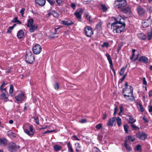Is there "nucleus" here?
<instances>
[{"instance_id": "nucleus-38", "label": "nucleus", "mask_w": 152, "mask_h": 152, "mask_svg": "<svg viewBox=\"0 0 152 152\" xmlns=\"http://www.w3.org/2000/svg\"><path fill=\"white\" fill-rule=\"evenodd\" d=\"M13 91V86L12 85H11L10 86L9 92L10 94H12Z\"/></svg>"}, {"instance_id": "nucleus-41", "label": "nucleus", "mask_w": 152, "mask_h": 152, "mask_svg": "<svg viewBox=\"0 0 152 152\" xmlns=\"http://www.w3.org/2000/svg\"><path fill=\"white\" fill-rule=\"evenodd\" d=\"M129 128V127L127 125H124V130L127 133L128 132V129Z\"/></svg>"}, {"instance_id": "nucleus-46", "label": "nucleus", "mask_w": 152, "mask_h": 152, "mask_svg": "<svg viewBox=\"0 0 152 152\" xmlns=\"http://www.w3.org/2000/svg\"><path fill=\"white\" fill-rule=\"evenodd\" d=\"M149 111L150 113L152 114V106L151 105L148 106Z\"/></svg>"}, {"instance_id": "nucleus-27", "label": "nucleus", "mask_w": 152, "mask_h": 152, "mask_svg": "<svg viewBox=\"0 0 152 152\" xmlns=\"http://www.w3.org/2000/svg\"><path fill=\"white\" fill-rule=\"evenodd\" d=\"M128 119L130 121H129V123L132 124H133L134 123L136 120H134L130 116H128Z\"/></svg>"}, {"instance_id": "nucleus-6", "label": "nucleus", "mask_w": 152, "mask_h": 152, "mask_svg": "<svg viewBox=\"0 0 152 152\" xmlns=\"http://www.w3.org/2000/svg\"><path fill=\"white\" fill-rule=\"evenodd\" d=\"M85 34L88 37H91L93 34L92 28L89 26L85 28Z\"/></svg>"}, {"instance_id": "nucleus-17", "label": "nucleus", "mask_w": 152, "mask_h": 152, "mask_svg": "<svg viewBox=\"0 0 152 152\" xmlns=\"http://www.w3.org/2000/svg\"><path fill=\"white\" fill-rule=\"evenodd\" d=\"M138 37L139 38L143 40L145 39L146 37V35L143 33L139 34Z\"/></svg>"}, {"instance_id": "nucleus-14", "label": "nucleus", "mask_w": 152, "mask_h": 152, "mask_svg": "<svg viewBox=\"0 0 152 152\" xmlns=\"http://www.w3.org/2000/svg\"><path fill=\"white\" fill-rule=\"evenodd\" d=\"M7 140L4 138L0 139V145L4 146L6 145L7 144Z\"/></svg>"}, {"instance_id": "nucleus-33", "label": "nucleus", "mask_w": 152, "mask_h": 152, "mask_svg": "<svg viewBox=\"0 0 152 152\" xmlns=\"http://www.w3.org/2000/svg\"><path fill=\"white\" fill-rule=\"evenodd\" d=\"M101 5L102 7V9L104 12H106L107 11V8L105 5L101 4Z\"/></svg>"}, {"instance_id": "nucleus-44", "label": "nucleus", "mask_w": 152, "mask_h": 152, "mask_svg": "<svg viewBox=\"0 0 152 152\" xmlns=\"http://www.w3.org/2000/svg\"><path fill=\"white\" fill-rule=\"evenodd\" d=\"M103 137V135L102 134H98V139L100 140H102Z\"/></svg>"}, {"instance_id": "nucleus-31", "label": "nucleus", "mask_w": 152, "mask_h": 152, "mask_svg": "<svg viewBox=\"0 0 152 152\" xmlns=\"http://www.w3.org/2000/svg\"><path fill=\"white\" fill-rule=\"evenodd\" d=\"M131 126L133 130H137L139 129V127L136 126L135 125L133 124H131Z\"/></svg>"}, {"instance_id": "nucleus-49", "label": "nucleus", "mask_w": 152, "mask_h": 152, "mask_svg": "<svg viewBox=\"0 0 152 152\" xmlns=\"http://www.w3.org/2000/svg\"><path fill=\"white\" fill-rule=\"evenodd\" d=\"M13 29V27H10L8 28V30L7 31V33H11V31L12 29Z\"/></svg>"}, {"instance_id": "nucleus-16", "label": "nucleus", "mask_w": 152, "mask_h": 152, "mask_svg": "<svg viewBox=\"0 0 152 152\" xmlns=\"http://www.w3.org/2000/svg\"><path fill=\"white\" fill-rule=\"evenodd\" d=\"M28 129L29 130V131L28 129H26L25 132L26 133H29L30 132H32L33 130V126L30 124L28 125Z\"/></svg>"}, {"instance_id": "nucleus-32", "label": "nucleus", "mask_w": 152, "mask_h": 152, "mask_svg": "<svg viewBox=\"0 0 152 152\" xmlns=\"http://www.w3.org/2000/svg\"><path fill=\"white\" fill-rule=\"evenodd\" d=\"M106 56L107 58V59L109 61V63L112 64V60L111 59V57L110 55L108 53L106 54Z\"/></svg>"}, {"instance_id": "nucleus-53", "label": "nucleus", "mask_w": 152, "mask_h": 152, "mask_svg": "<svg viewBox=\"0 0 152 152\" xmlns=\"http://www.w3.org/2000/svg\"><path fill=\"white\" fill-rule=\"evenodd\" d=\"M76 12H78V13H79L80 14H81V15L83 12V11L82 9H79L77 10Z\"/></svg>"}, {"instance_id": "nucleus-2", "label": "nucleus", "mask_w": 152, "mask_h": 152, "mask_svg": "<svg viewBox=\"0 0 152 152\" xmlns=\"http://www.w3.org/2000/svg\"><path fill=\"white\" fill-rule=\"evenodd\" d=\"M19 146L16 145L14 142H11L9 144L8 149L10 152L17 151L19 149Z\"/></svg>"}, {"instance_id": "nucleus-8", "label": "nucleus", "mask_w": 152, "mask_h": 152, "mask_svg": "<svg viewBox=\"0 0 152 152\" xmlns=\"http://www.w3.org/2000/svg\"><path fill=\"white\" fill-rule=\"evenodd\" d=\"M136 137L141 140H144L146 138L147 135L146 134H136Z\"/></svg>"}, {"instance_id": "nucleus-52", "label": "nucleus", "mask_w": 152, "mask_h": 152, "mask_svg": "<svg viewBox=\"0 0 152 152\" xmlns=\"http://www.w3.org/2000/svg\"><path fill=\"white\" fill-rule=\"evenodd\" d=\"M48 2L51 5H53L55 3V2L51 0H47Z\"/></svg>"}, {"instance_id": "nucleus-57", "label": "nucleus", "mask_w": 152, "mask_h": 152, "mask_svg": "<svg viewBox=\"0 0 152 152\" xmlns=\"http://www.w3.org/2000/svg\"><path fill=\"white\" fill-rule=\"evenodd\" d=\"M143 84L145 85H147V82L145 80V77H144L143 78Z\"/></svg>"}, {"instance_id": "nucleus-55", "label": "nucleus", "mask_w": 152, "mask_h": 152, "mask_svg": "<svg viewBox=\"0 0 152 152\" xmlns=\"http://www.w3.org/2000/svg\"><path fill=\"white\" fill-rule=\"evenodd\" d=\"M75 145L77 148V149H76L77 151V148H80L81 147L80 146V144L79 143H75Z\"/></svg>"}, {"instance_id": "nucleus-42", "label": "nucleus", "mask_w": 152, "mask_h": 152, "mask_svg": "<svg viewBox=\"0 0 152 152\" xmlns=\"http://www.w3.org/2000/svg\"><path fill=\"white\" fill-rule=\"evenodd\" d=\"M93 152H100V151L97 148L94 147L93 148Z\"/></svg>"}, {"instance_id": "nucleus-11", "label": "nucleus", "mask_w": 152, "mask_h": 152, "mask_svg": "<svg viewBox=\"0 0 152 152\" xmlns=\"http://www.w3.org/2000/svg\"><path fill=\"white\" fill-rule=\"evenodd\" d=\"M137 10L138 13L140 16H142L145 13L144 10L140 7H138Z\"/></svg>"}, {"instance_id": "nucleus-59", "label": "nucleus", "mask_w": 152, "mask_h": 152, "mask_svg": "<svg viewBox=\"0 0 152 152\" xmlns=\"http://www.w3.org/2000/svg\"><path fill=\"white\" fill-rule=\"evenodd\" d=\"M18 20V18L17 17H16L13 20L12 22H16Z\"/></svg>"}, {"instance_id": "nucleus-30", "label": "nucleus", "mask_w": 152, "mask_h": 152, "mask_svg": "<svg viewBox=\"0 0 152 152\" xmlns=\"http://www.w3.org/2000/svg\"><path fill=\"white\" fill-rule=\"evenodd\" d=\"M135 149L138 151L141 152L142 151V147L140 145H137L135 148Z\"/></svg>"}, {"instance_id": "nucleus-58", "label": "nucleus", "mask_w": 152, "mask_h": 152, "mask_svg": "<svg viewBox=\"0 0 152 152\" xmlns=\"http://www.w3.org/2000/svg\"><path fill=\"white\" fill-rule=\"evenodd\" d=\"M130 91L131 93V94L132 95V93H133V88L131 86H130Z\"/></svg>"}, {"instance_id": "nucleus-61", "label": "nucleus", "mask_w": 152, "mask_h": 152, "mask_svg": "<svg viewBox=\"0 0 152 152\" xmlns=\"http://www.w3.org/2000/svg\"><path fill=\"white\" fill-rule=\"evenodd\" d=\"M120 110L119 112V113H122L123 111V107L122 106H121L120 107Z\"/></svg>"}, {"instance_id": "nucleus-19", "label": "nucleus", "mask_w": 152, "mask_h": 152, "mask_svg": "<svg viewBox=\"0 0 152 152\" xmlns=\"http://www.w3.org/2000/svg\"><path fill=\"white\" fill-rule=\"evenodd\" d=\"M24 34V32L22 30H20L17 34V36L19 38H21L23 37Z\"/></svg>"}, {"instance_id": "nucleus-63", "label": "nucleus", "mask_w": 152, "mask_h": 152, "mask_svg": "<svg viewBox=\"0 0 152 152\" xmlns=\"http://www.w3.org/2000/svg\"><path fill=\"white\" fill-rule=\"evenodd\" d=\"M107 114L106 113H105L103 114V116L102 118L103 119H104L107 117Z\"/></svg>"}, {"instance_id": "nucleus-35", "label": "nucleus", "mask_w": 152, "mask_h": 152, "mask_svg": "<svg viewBox=\"0 0 152 152\" xmlns=\"http://www.w3.org/2000/svg\"><path fill=\"white\" fill-rule=\"evenodd\" d=\"M152 37V33L151 31L149 32L148 33V39L150 40Z\"/></svg>"}, {"instance_id": "nucleus-39", "label": "nucleus", "mask_w": 152, "mask_h": 152, "mask_svg": "<svg viewBox=\"0 0 152 152\" xmlns=\"http://www.w3.org/2000/svg\"><path fill=\"white\" fill-rule=\"evenodd\" d=\"M54 87L56 89H58L59 88V85L57 83H55L54 85Z\"/></svg>"}, {"instance_id": "nucleus-36", "label": "nucleus", "mask_w": 152, "mask_h": 152, "mask_svg": "<svg viewBox=\"0 0 152 152\" xmlns=\"http://www.w3.org/2000/svg\"><path fill=\"white\" fill-rule=\"evenodd\" d=\"M16 136V134H8L9 137L11 139L15 138Z\"/></svg>"}, {"instance_id": "nucleus-51", "label": "nucleus", "mask_w": 152, "mask_h": 152, "mask_svg": "<svg viewBox=\"0 0 152 152\" xmlns=\"http://www.w3.org/2000/svg\"><path fill=\"white\" fill-rule=\"evenodd\" d=\"M86 17L87 19L89 21H91V19H90V16H89L88 14H86Z\"/></svg>"}, {"instance_id": "nucleus-28", "label": "nucleus", "mask_w": 152, "mask_h": 152, "mask_svg": "<svg viewBox=\"0 0 152 152\" xmlns=\"http://www.w3.org/2000/svg\"><path fill=\"white\" fill-rule=\"evenodd\" d=\"M137 107L139 110H140L141 112H143L144 111V109L143 108L142 106L140 104H138L137 105Z\"/></svg>"}, {"instance_id": "nucleus-21", "label": "nucleus", "mask_w": 152, "mask_h": 152, "mask_svg": "<svg viewBox=\"0 0 152 152\" xmlns=\"http://www.w3.org/2000/svg\"><path fill=\"white\" fill-rule=\"evenodd\" d=\"M63 23L66 25H72L73 24V22L71 20H67V21H65V20H63L62 21Z\"/></svg>"}, {"instance_id": "nucleus-1", "label": "nucleus", "mask_w": 152, "mask_h": 152, "mask_svg": "<svg viewBox=\"0 0 152 152\" xmlns=\"http://www.w3.org/2000/svg\"><path fill=\"white\" fill-rule=\"evenodd\" d=\"M113 20L115 21L113 23H111V28L114 33H121L124 29L125 24L124 22V19L121 16L117 18L113 17Z\"/></svg>"}, {"instance_id": "nucleus-37", "label": "nucleus", "mask_w": 152, "mask_h": 152, "mask_svg": "<svg viewBox=\"0 0 152 152\" xmlns=\"http://www.w3.org/2000/svg\"><path fill=\"white\" fill-rule=\"evenodd\" d=\"M75 14L77 18L78 19H80L81 18V14L78 13L77 12H75Z\"/></svg>"}, {"instance_id": "nucleus-23", "label": "nucleus", "mask_w": 152, "mask_h": 152, "mask_svg": "<svg viewBox=\"0 0 152 152\" xmlns=\"http://www.w3.org/2000/svg\"><path fill=\"white\" fill-rule=\"evenodd\" d=\"M127 140V142L129 143L131 141L133 142L134 140V138L133 137H132L131 136H128L127 138H126Z\"/></svg>"}, {"instance_id": "nucleus-50", "label": "nucleus", "mask_w": 152, "mask_h": 152, "mask_svg": "<svg viewBox=\"0 0 152 152\" xmlns=\"http://www.w3.org/2000/svg\"><path fill=\"white\" fill-rule=\"evenodd\" d=\"M25 10V9L23 8L21 10H20V12L21 13V15L22 16H23V15L24 13V12Z\"/></svg>"}, {"instance_id": "nucleus-3", "label": "nucleus", "mask_w": 152, "mask_h": 152, "mask_svg": "<svg viewBox=\"0 0 152 152\" xmlns=\"http://www.w3.org/2000/svg\"><path fill=\"white\" fill-rule=\"evenodd\" d=\"M34 57L31 54V53L26 54L25 60L29 64H32L34 61Z\"/></svg>"}, {"instance_id": "nucleus-60", "label": "nucleus", "mask_w": 152, "mask_h": 152, "mask_svg": "<svg viewBox=\"0 0 152 152\" xmlns=\"http://www.w3.org/2000/svg\"><path fill=\"white\" fill-rule=\"evenodd\" d=\"M86 122V119H81L80 122L81 123H84Z\"/></svg>"}, {"instance_id": "nucleus-25", "label": "nucleus", "mask_w": 152, "mask_h": 152, "mask_svg": "<svg viewBox=\"0 0 152 152\" xmlns=\"http://www.w3.org/2000/svg\"><path fill=\"white\" fill-rule=\"evenodd\" d=\"M1 96L4 99H8V95L7 93H3L1 95Z\"/></svg>"}, {"instance_id": "nucleus-4", "label": "nucleus", "mask_w": 152, "mask_h": 152, "mask_svg": "<svg viewBox=\"0 0 152 152\" xmlns=\"http://www.w3.org/2000/svg\"><path fill=\"white\" fill-rule=\"evenodd\" d=\"M115 3L118 6V8L120 9H120L125 7L126 4V1L125 0H117L115 1Z\"/></svg>"}, {"instance_id": "nucleus-20", "label": "nucleus", "mask_w": 152, "mask_h": 152, "mask_svg": "<svg viewBox=\"0 0 152 152\" xmlns=\"http://www.w3.org/2000/svg\"><path fill=\"white\" fill-rule=\"evenodd\" d=\"M128 142H127V139H126L124 146L126 148V150L129 151H130L132 149L131 147L128 145Z\"/></svg>"}, {"instance_id": "nucleus-26", "label": "nucleus", "mask_w": 152, "mask_h": 152, "mask_svg": "<svg viewBox=\"0 0 152 152\" xmlns=\"http://www.w3.org/2000/svg\"><path fill=\"white\" fill-rule=\"evenodd\" d=\"M61 148V146L58 145H55L54 146V149L56 151H60Z\"/></svg>"}, {"instance_id": "nucleus-24", "label": "nucleus", "mask_w": 152, "mask_h": 152, "mask_svg": "<svg viewBox=\"0 0 152 152\" xmlns=\"http://www.w3.org/2000/svg\"><path fill=\"white\" fill-rule=\"evenodd\" d=\"M127 66V65H126L125 67H123L121 69L120 72H119V74L120 75L122 76L124 75V72Z\"/></svg>"}, {"instance_id": "nucleus-34", "label": "nucleus", "mask_w": 152, "mask_h": 152, "mask_svg": "<svg viewBox=\"0 0 152 152\" xmlns=\"http://www.w3.org/2000/svg\"><path fill=\"white\" fill-rule=\"evenodd\" d=\"M58 132V130H47L45 132H44L43 133H50V132Z\"/></svg>"}, {"instance_id": "nucleus-47", "label": "nucleus", "mask_w": 152, "mask_h": 152, "mask_svg": "<svg viewBox=\"0 0 152 152\" xmlns=\"http://www.w3.org/2000/svg\"><path fill=\"white\" fill-rule=\"evenodd\" d=\"M53 16L54 17H58V14L55 11H54L53 12Z\"/></svg>"}, {"instance_id": "nucleus-5", "label": "nucleus", "mask_w": 152, "mask_h": 152, "mask_svg": "<svg viewBox=\"0 0 152 152\" xmlns=\"http://www.w3.org/2000/svg\"><path fill=\"white\" fill-rule=\"evenodd\" d=\"M42 50L41 46L39 44H37L33 48V51L34 54H39Z\"/></svg>"}, {"instance_id": "nucleus-56", "label": "nucleus", "mask_w": 152, "mask_h": 152, "mask_svg": "<svg viewBox=\"0 0 152 152\" xmlns=\"http://www.w3.org/2000/svg\"><path fill=\"white\" fill-rule=\"evenodd\" d=\"M71 6L73 9H75L76 6L75 4L72 3L71 4Z\"/></svg>"}, {"instance_id": "nucleus-7", "label": "nucleus", "mask_w": 152, "mask_h": 152, "mask_svg": "<svg viewBox=\"0 0 152 152\" xmlns=\"http://www.w3.org/2000/svg\"><path fill=\"white\" fill-rule=\"evenodd\" d=\"M151 24V20L148 19L143 20L142 22V26L143 28H146Z\"/></svg>"}, {"instance_id": "nucleus-40", "label": "nucleus", "mask_w": 152, "mask_h": 152, "mask_svg": "<svg viewBox=\"0 0 152 152\" xmlns=\"http://www.w3.org/2000/svg\"><path fill=\"white\" fill-rule=\"evenodd\" d=\"M123 44L122 43L120 44H119L118 45V48L117 50V51L118 53H119V50H121V48Z\"/></svg>"}, {"instance_id": "nucleus-18", "label": "nucleus", "mask_w": 152, "mask_h": 152, "mask_svg": "<svg viewBox=\"0 0 152 152\" xmlns=\"http://www.w3.org/2000/svg\"><path fill=\"white\" fill-rule=\"evenodd\" d=\"M29 27L30 28V31L31 32H33L37 29V26L36 25H34L31 26Z\"/></svg>"}, {"instance_id": "nucleus-29", "label": "nucleus", "mask_w": 152, "mask_h": 152, "mask_svg": "<svg viewBox=\"0 0 152 152\" xmlns=\"http://www.w3.org/2000/svg\"><path fill=\"white\" fill-rule=\"evenodd\" d=\"M117 122L118 126H120L121 124V119L119 117H117L116 119Z\"/></svg>"}, {"instance_id": "nucleus-10", "label": "nucleus", "mask_w": 152, "mask_h": 152, "mask_svg": "<svg viewBox=\"0 0 152 152\" xmlns=\"http://www.w3.org/2000/svg\"><path fill=\"white\" fill-rule=\"evenodd\" d=\"M24 94L23 93H20L18 96L15 97V98L17 101H20L23 100Z\"/></svg>"}, {"instance_id": "nucleus-22", "label": "nucleus", "mask_w": 152, "mask_h": 152, "mask_svg": "<svg viewBox=\"0 0 152 152\" xmlns=\"http://www.w3.org/2000/svg\"><path fill=\"white\" fill-rule=\"evenodd\" d=\"M34 22V20L33 19L31 18L29 19L28 21V23L27 24V26L30 27L31 26L33 25V24Z\"/></svg>"}, {"instance_id": "nucleus-12", "label": "nucleus", "mask_w": 152, "mask_h": 152, "mask_svg": "<svg viewBox=\"0 0 152 152\" xmlns=\"http://www.w3.org/2000/svg\"><path fill=\"white\" fill-rule=\"evenodd\" d=\"M35 1L36 4L42 6H44L45 2V0H35Z\"/></svg>"}, {"instance_id": "nucleus-62", "label": "nucleus", "mask_w": 152, "mask_h": 152, "mask_svg": "<svg viewBox=\"0 0 152 152\" xmlns=\"http://www.w3.org/2000/svg\"><path fill=\"white\" fill-rule=\"evenodd\" d=\"M126 74H125L124 75V76L123 77L121 78V82L123 81V80L126 77Z\"/></svg>"}, {"instance_id": "nucleus-64", "label": "nucleus", "mask_w": 152, "mask_h": 152, "mask_svg": "<svg viewBox=\"0 0 152 152\" xmlns=\"http://www.w3.org/2000/svg\"><path fill=\"white\" fill-rule=\"evenodd\" d=\"M148 95H149V97H151L152 96V90L150 91L149 92Z\"/></svg>"}, {"instance_id": "nucleus-13", "label": "nucleus", "mask_w": 152, "mask_h": 152, "mask_svg": "<svg viewBox=\"0 0 152 152\" xmlns=\"http://www.w3.org/2000/svg\"><path fill=\"white\" fill-rule=\"evenodd\" d=\"M116 120L115 118L113 117L112 118H110L107 124V126H112L115 122Z\"/></svg>"}, {"instance_id": "nucleus-9", "label": "nucleus", "mask_w": 152, "mask_h": 152, "mask_svg": "<svg viewBox=\"0 0 152 152\" xmlns=\"http://www.w3.org/2000/svg\"><path fill=\"white\" fill-rule=\"evenodd\" d=\"M120 10L122 12L124 13H130L131 12V9L129 7H124L120 9Z\"/></svg>"}, {"instance_id": "nucleus-45", "label": "nucleus", "mask_w": 152, "mask_h": 152, "mask_svg": "<svg viewBox=\"0 0 152 152\" xmlns=\"http://www.w3.org/2000/svg\"><path fill=\"white\" fill-rule=\"evenodd\" d=\"M64 0H56V2L59 5H60L64 1Z\"/></svg>"}, {"instance_id": "nucleus-48", "label": "nucleus", "mask_w": 152, "mask_h": 152, "mask_svg": "<svg viewBox=\"0 0 152 152\" xmlns=\"http://www.w3.org/2000/svg\"><path fill=\"white\" fill-rule=\"evenodd\" d=\"M108 43L106 42H104L103 44L102 45V47H108Z\"/></svg>"}, {"instance_id": "nucleus-15", "label": "nucleus", "mask_w": 152, "mask_h": 152, "mask_svg": "<svg viewBox=\"0 0 152 152\" xmlns=\"http://www.w3.org/2000/svg\"><path fill=\"white\" fill-rule=\"evenodd\" d=\"M139 61L144 63H146L148 62V59L145 56H142L140 57Z\"/></svg>"}, {"instance_id": "nucleus-54", "label": "nucleus", "mask_w": 152, "mask_h": 152, "mask_svg": "<svg viewBox=\"0 0 152 152\" xmlns=\"http://www.w3.org/2000/svg\"><path fill=\"white\" fill-rule=\"evenodd\" d=\"M101 24L100 23H99L96 25V28L98 29H100L101 27Z\"/></svg>"}, {"instance_id": "nucleus-43", "label": "nucleus", "mask_w": 152, "mask_h": 152, "mask_svg": "<svg viewBox=\"0 0 152 152\" xmlns=\"http://www.w3.org/2000/svg\"><path fill=\"white\" fill-rule=\"evenodd\" d=\"M102 125L101 124H99L97 125L96 126V128L97 129H99L102 128Z\"/></svg>"}]
</instances>
